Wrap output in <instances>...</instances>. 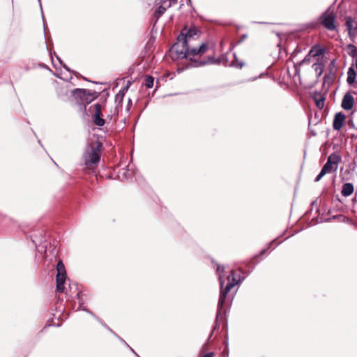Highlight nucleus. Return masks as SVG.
Returning a JSON list of instances; mask_svg holds the SVG:
<instances>
[{"label":"nucleus","instance_id":"f03ea898","mask_svg":"<svg viewBox=\"0 0 357 357\" xmlns=\"http://www.w3.org/2000/svg\"><path fill=\"white\" fill-rule=\"evenodd\" d=\"M339 161V156L335 154H331L328 157L326 163L322 167L320 173L316 177L314 180L315 182L319 181L325 174L335 172L337 169Z\"/></svg>","mask_w":357,"mask_h":357},{"label":"nucleus","instance_id":"7ed1b4c3","mask_svg":"<svg viewBox=\"0 0 357 357\" xmlns=\"http://www.w3.org/2000/svg\"><path fill=\"white\" fill-rule=\"evenodd\" d=\"M100 159V149L99 146H91L88 149L84 155L85 165L89 169H93Z\"/></svg>","mask_w":357,"mask_h":357},{"label":"nucleus","instance_id":"9d476101","mask_svg":"<svg viewBox=\"0 0 357 357\" xmlns=\"http://www.w3.org/2000/svg\"><path fill=\"white\" fill-rule=\"evenodd\" d=\"M346 26L348 31V33L351 40H354L356 34L357 24L355 20H352L351 17H347L346 18Z\"/></svg>","mask_w":357,"mask_h":357},{"label":"nucleus","instance_id":"423d86ee","mask_svg":"<svg viewBox=\"0 0 357 357\" xmlns=\"http://www.w3.org/2000/svg\"><path fill=\"white\" fill-rule=\"evenodd\" d=\"M325 56V49L319 45H314L311 48L308 55L302 61L301 63L310 62L311 57L315 59L317 62H319L322 59L324 61Z\"/></svg>","mask_w":357,"mask_h":357},{"label":"nucleus","instance_id":"39448f33","mask_svg":"<svg viewBox=\"0 0 357 357\" xmlns=\"http://www.w3.org/2000/svg\"><path fill=\"white\" fill-rule=\"evenodd\" d=\"M199 30L195 26H192L188 29L185 28L178 38L183 44L192 45V41L199 38Z\"/></svg>","mask_w":357,"mask_h":357},{"label":"nucleus","instance_id":"2eb2a0df","mask_svg":"<svg viewBox=\"0 0 357 357\" xmlns=\"http://www.w3.org/2000/svg\"><path fill=\"white\" fill-rule=\"evenodd\" d=\"M354 192V186L351 183H344L342 189V195L344 197L351 195Z\"/></svg>","mask_w":357,"mask_h":357},{"label":"nucleus","instance_id":"412c9836","mask_svg":"<svg viewBox=\"0 0 357 357\" xmlns=\"http://www.w3.org/2000/svg\"><path fill=\"white\" fill-rule=\"evenodd\" d=\"M317 106L321 108L324 106V100H321L317 102Z\"/></svg>","mask_w":357,"mask_h":357},{"label":"nucleus","instance_id":"4be33fe9","mask_svg":"<svg viewBox=\"0 0 357 357\" xmlns=\"http://www.w3.org/2000/svg\"><path fill=\"white\" fill-rule=\"evenodd\" d=\"M203 357H213V354L212 352H209L206 354Z\"/></svg>","mask_w":357,"mask_h":357},{"label":"nucleus","instance_id":"4468645a","mask_svg":"<svg viewBox=\"0 0 357 357\" xmlns=\"http://www.w3.org/2000/svg\"><path fill=\"white\" fill-rule=\"evenodd\" d=\"M95 107V115L93 118V122L98 126H102L105 124V120L101 117V105L100 104H96Z\"/></svg>","mask_w":357,"mask_h":357},{"label":"nucleus","instance_id":"aec40b11","mask_svg":"<svg viewBox=\"0 0 357 357\" xmlns=\"http://www.w3.org/2000/svg\"><path fill=\"white\" fill-rule=\"evenodd\" d=\"M347 123L349 127H351V128L355 127V124H354V120L352 119H348Z\"/></svg>","mask_w":357,"mask_h":357},{"label":"nucleus","instance_id":"a211bd4d","mask_svg":"<svg viewBox=\"0 0 357 357\" xmlns=\"http://www.w3.org/2000/svg\"><path fill=\"white\" fill-rule=\"evenodd\" d=\"M154 79L151 76H146L145 79V86L148 89H151L153 86Z\"/></svg>","mask_w":357,"mask_h":357},{"label":"nucleus","instance_id":"f3484780","mask_svg":"<svg viewBox=\"0 0 357 357\" xmlns=\"http://www.w3.org/2000/svg\"><path fill=\"white\" fill-rule=\"evenodd\" d=\"M347 52L348 54H351L353 56V62H355L357 59H355V54H356V46L354 45H348L347 47Z\"/></svg>","mask_w":357,"mask_h":357},{"label":"nucleus","instance_id":"5701e85b","mask_svg":"<svg viewBox=\"0 0 357 357\" xmlns=\"http://www.w3.org/2000/svg\"><path fill=\"white\" fill-rule=\"evenodd\" d=\"M223 269H224V268H223V267L221 268L220 266H218V270H217V271H218V272L220 273V272H222V271H223Z\"/></svg>","mask_w":357,"mask_h":357},{"label":"nucleus","instance_id":"1a4fd4ad","mask_svg":"<svg viewBox=\"0 0 357 357\" xmlns=\"http://www.w3.org/2000/svg\"><path fill=\"white\" fill-rule=\"evenodd\" d=\"M74 94L79 98L82 104H89L93 100L91 94L85 89H76Z\"/></svg>","mask_w":357,"mask_h":357},{"label":"nucleus","instance_id":"dca6fc26","mask_svg":"<svg viewBox=\"0 0 357 357\" xmlns=\"http://www.w3.org/2000/svg\"><path fill=\"white\" fill-rule=\"evenodd\" d=\"M171 6V3H167L166 0H162V4L158 7L157 10L158 17L161 16L165 12L167 8H169Z\"/></svg>","mask_w":357,"mask_h":357},{"label":"nucleus","instance_id":"ddd939ff","mask_svg":"<svg viewBox=\"0 0 357 357\" xmlns=\"http://www.w3.org/2000/svg\"><path fill=\"white\" fill-rule=\"evenodd\" d=\"M357 70V60L352 63V65L348 70L347 82L349 84H354L356 80Z\"/></svg>","mask_w":357,"mask_h":357},{"label":"nucleus","instance_id":"0eeeda50","mask_svg":"<svg viewBox=\"0 0 357 357\" xmlns=\"http://www.w3.org/2000/svg\"><path fill=\"white\" fill-rule=\"evenodd\" d=\"M56 291L61 293L64 290V283L66 281V270L61 261H59L56 266Z\"/></svg>","mask_w":357,"mask_h":357},{"label":"nucleus","instance_id":"6ab92c4d","mask_svg":"<svg viewBox=\"0 0 357 357\" xmlns=\"http://www.w3.org/2000/svg\"><path fill=\"white\" fill-rule=\"evenodd\" d=\"M312 67L314 68L315 71L317 72L318 70H319V74L321 73L322 70H323V66H322L321 63H314Z\"/></svg>","mask_w":357,"mask_h":357},{"label":"nucleus","instance_id":"6e6552de","mask_svg":"<svg viewBox=\"0 0 357 357\" xmlns=\"http://www.w3.org/2000/svg\"><path fill=\"white\" fill-rule=\"evenodd\" d=\"M322 23L324 26L330 30H334L336 28L335 24V15L333 12L327 10L322 15Z\"/></svg>","mask_w":357,"mask_h":357},{"label":"nucleus","instance_id":"f257e3e1","mask_svg":"<svg viewBox=\"0 0 357 357\" xmlns=\"http://www.w3.org/2000/svg\"><path fill=\"white\" fill-rule=\"evenodd\" d=\"M208 50L206 44H202L199 47H194L193 45H188L183 44L177 38V42L175 43L169 50L170 56L174 60H178L183 58H188L190 60H195L197 56H202Z\"/></svg>","mask_w":357,"mask_h":357},{"label":"nucleus","instance_id":"20e7f679","mask_svg":"<svg viewBox=\"0 0 357 357\" xmlns=\"http://www.w3.org/2000/svg\"><path fill=\"white\" fill-rule=\"evenodd\" d=\"M228 282L225 287V289L221 291L218 301V307L221 308L225 302V299L226 298L228 292L238 283L240 280V276L238 274L235 273L234 272H231L230 275L227 276Z\"/></svg>","mask_w":357,"mask_h":357},{"label":"nucleus","instance_id":"9b49d317","mask_svg":"<svg viewBox=\"0 0 357 357\" xmlns=\"http://www.w3.org/2000/svg\"><path fill=\"white\" fill-rule=\"evenodd\" d=\"M354 104V98L350 92H347L343 97L341 106L345 110L351 109Z\"/></svg>","mask_w":357,"mask_h":357},{"label":"nucleus","instance_id":"b1692460","mask_svg":"<svg viewBox=\"0 0 357 357\" xmlns=\"http://www.w3.org/2000/svg\"><path fill=\"white\" fill-rule=\"evenodd\" d=\"M220 284H221V286H222L223 285V281H222L221 275H220Z\"/></svg>","mask_w":357,"mask_h":357},{"label":"nucleus","instance_id":"f8f14e48","mask_svg":"<svg viewBox=\"0 0 357 357\" xmlns=\"http://www.w3.org/2000/svg\"><path fill=\"white\" fill-rule=\"evenodd\" d=\"M346 119L345 115L342 112L335 114L333 119V126L335 130H340Z\"/></svg>","mask_w":357,"mask_h":357}]
</instances>
